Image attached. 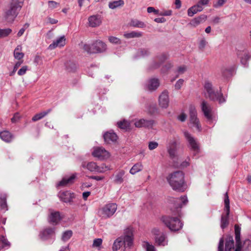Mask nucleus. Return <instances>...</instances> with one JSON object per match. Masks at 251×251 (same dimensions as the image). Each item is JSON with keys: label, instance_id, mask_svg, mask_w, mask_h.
I'll list each match as a JSON object with an SVG mask.
<instances>
[{"label": "nucleus", "instance_id": "e2e57ef3", "mask_svg": "<svg viewBox=\"0 0 251 251\" xmlns=\"http://www.w3.org/2000/svg\"><path fill=\"white\" fill-rule=\"evenodd\" d=\"M147 11L148 13H151L153 12L155 14H158V11L155 10L153 7H149L147 8Z\"/></svg>", "mask_w": 251, "mask_h": 251}, {"label": "nucleus", "instance_id": "f8f14e48", "mask_svg": "<svg viewBox=\"0 0 251 251\" xmlns=\"http://www.w3.org/2000/svg\"><path fill=\"white\" fill-rule=\"evenodd\" d=\"M201 105L205 117L209 122H212L213 119L212 107L209 103L205 100H202Z\"/></svg>", "mask_w": 251, "mask_h": 251}, {"label": "nucleus", "instance_id": "f704fd0d", "mask_svg": "<svg viewBox=\"0 0 251 251\" xmlns=\"http://www.w3.org/2000/svg\"><path fill=\"white\" fill-rule=\"evenodd\" d=\"M124 5V1L123 0H119L117 1H113L109 2L108 6L110 9H115L119 7H122Z\"/></svg>", "mask_w": 251, "mask_h": 251}, {"label": "nucleus", "instance_id": "aec40b11", "mask_svg": "<svg viewBox=\"0 0 251 251\" xmlns=\"http://www.w3.org/2000/svg\"><path fill=\"white\" fill-rule=\"evenodd\" d=\"M88 20L89 26L92 27L99 26L101 23V17L98 15L90 16Z\"/></svg>", "mask_w": 251, "mask_h": 251}, {"label": "nucleus", "instance_id": "774afa93", "mask_svg": "<svg viewBox=\"0 0 251 251\" xmlns=\"http://www.w3.org/2000/svg\"><path fill=\"white\" fill-rule=\"evenodd\" d=\"M25 27H22L21 29H20V30L18 32L17 36L19 37H21L22 35H23V34L25 32Z\"/></svg>", "mask_w": 251, "mask_h": 251}, {"label": "nucleus", "instance_id": "09e8293b", "mask_svg": "<svg viewBox=\"0 0 251 251\" xmlns=\"http://www.w3.org/2000/svg\"><path fill=\"white\" fill-rule=\"evenodd\" d=\"M227 0H218L216 2L213 4V6L215 8H218L222 6L226 2Z\"/></svg>", "mask_w": 251, "mask_h": 251}, {"label": "nucleus", "instance_id": "c85d7f7f", "mask_svg": "<svg viewBox=\"0 0 251 251\" xmlns=\"http://www.w3.org/2000/svg\"><path fill=\"white\" fill-rule=\"evenodd\" d=\"M75 176L73 175L68 178H63L58 184V186H66L69 184L73 183V180Z\"/></svg>", "mask_w": 251, "mask_h": 251}, {"label": "nucleus", "instance_id": "6ab92c4d", "mask_svg": "<svg viewBox=\"0 0 251 251\" xmlns=\"http://www.w3.org/2000/svg\"><path fill=\"white\" fill-rule=\"evenodd\" d=\"M55 234V228L48 227L44 229L40 234V238L43 240H47L51 238Z\"/></svg>", "mask_w": 251, "mask_h": 251}, {"label": "nucleus", "instance_id": "864d4df0", "mask_svg": "<svg viewBox=\"0 0 251 251\" xmlns=\"http://www.w3.org/2000/svg\"><path fill=\"white\" fill-rule=\"evenodd\" d=\"M27 66H23L18 72V75H25L27 70Z\"/></svg>", "mask_w": 251, "mask_h": 251}, {"label": "nucleus", "instance_id": "2f4dec72", "mask_svg": "<svg viewBox=\"0 0 251 251\" xmlns=\"http://www.w3.org/2000/svg\"><path fill=\"white\" fill-rule=\"evenodd\" d=\"M159 80L156 78L151 79L148 84L149 89L150 90H154L159 86Z\"/></svg>", "mask_w": 251, "mask_h": 251}, {"label": "nucleus", "instance_id": "4c0bfd02", "mask_svg": "<svg viewBox=\"0 0 251 251\" xmlns=\"http://www.w3.org/2000/svg\"><path fill=\"white\" fill-rule=\"evenodd\" d=\"M0 206L2 209L4 210H7L6 194H3L0 195Z\"/></svg>", "mask_w": 251, "mask_h": 251}, {"label": "nucleus", "instance_id": "0eeeda50", "mask_svg": "<svg viewBox=\"0 0 251 251\" xmlns=\"http://www.w3.org/2000/svg\"><path fill=\"white\" fill-rule=\"evenodd\" d=\"M204 88L206 91L205 97L212 101H218L220 104L225 102L226 100L223 97V94L218 90L215 91L212 83L208 81H205L204 85Z\"/></svg>", "mask_w": 251, "mask_h": 251}, {"label": "nucleus", "instance_id": "0e129e2a", "mask_svg": "<svg viewBox=\"0 0 251 251\" xmlns=\"http://www.w3.org/2000/svg\"><path fill=\"white\" fill-rule=\"evenodd\" d=\"M209 3L208 0H200L197 3L200 6H202V5H206L208 4Z\"/></svg>", "mask_w": 251, "mask_h": 251}, {"label": "nucleus", "instance_id": "e433bc0d", "mask_svg": "<svg viewBox=\"0 0 251 251\" xmlns=\"http://www.w3.org/2000/svg\"><path fill=\"white\" fill-rule=\"evenodd\" d=\"M65 66L66 70L70 72L75 71L77 68L76 64L71 61L67 62Z\"/></svg>", "mask_w": 251, "mask_h": 251}, {"label": "nucleus", "instance_id": "c9c22d12", "mask_svg": "<svg viewBox=\"0 0 251 251\" xmlns=\"http://www.w3.org/2000/svg\"><path fill=\"white\" fill-rule=\"evenodd\" d=\"M143 166L141 163L139 162L133 166L130 170V173L132 175H134L136 173L140 172L142 170Z\"/></svg>", "mask_w": 251, "mask_h": 251}, {"label": "nucleus", "instance_id": "f257e3e1", "mask_svg": "<svg viewBox=\"0 0 251 251\" xmlns=\"http://www.w3.org/2000/svg\"><path fill=\"white\" fill-rule=\"evenodd\" d=\"M170 201L173 204L171 208L173 215L176 216L172 217L170 216H163L161 218V221L172 231H178L182 228L183 224L178 217L181 216V208L184 205L188 202L187 197L181 196L178 198H172Z\"/></svg>", "mask_w": 251, "mask_h": 251}, {"label": "nucleus", "instance_id": "bb28decb", "mask_svg": "<svg viewBox=\"0 0 251 251\" xmlns=\"http://www.w3.org/2000/svg\"><path fill=\"white\" fill-rule=\"evenodd\" d=\"M203 10V7L200 6L198 3L188 9V15L190 17H192L194 14L198 12H201Z\"/></svg>", "mask_w": 251, "mask_h": 251}, {"label": "nucleus", "instance_id": "8fccbe9b", "mask_svg": "<svg viewBox=\"0 0 251 251\" xmlns=\"http://www.w3.org/2000/svg\"><path fill=\"white\" fill-rule=\"evenodd\" d=\"M158 146L157 142L155 141L150 142L149 143V149L150 150H153L156 149Z\"/></svg>", "mask_w": 251, "mask_h": 251}, {"label": "nucleus", "instance_id": "49530a36", "mask_svg": "<svg viewBox=\"0 0 251 251\" xmlns=\"http://www.w3.org/2000/svg\"><path fill=\"white\" fill-rule=\"evenodd\" d=\"M146 251H156V249L154 246L150 244L149 242H146L145 243Z\"/></svg>", "mask_w": 251, "mask_h": 251}, {"label": "nucleus", "instance_id": "c03bdc74", "mask_svg": "<svg viewBox=\"0 0 251 251\" xmlns=\"http://www.w3.org/2000/svg\"><path fill=\"white\" fill-rule=\"evenodd\" d=\"M83 48V50L85 51H87L88 53H94V52H93L94 50H93L92 45L91 46H90V45H88V44H84Z\"/></svg>", "mask_w": 251, "mask_h": 251}, {"label": "nucleus", "instance_id": "20e7f679", "mask_svg": "<svg viewBox=\"0 0 251 251\" xmlns=\"http://www.w3.org/2000/svg\"><path fill=\"white\" fill-rule=\"evenodd\" d=\"M133 239V229L127 227L125 230L124 235L118 238L114 242L112 249L116 251L123 245L130 247L132 245Z\"/></svg>", "mask_w": 251, "mask_h": 251}, {"label": "nucleus", "instance_id": "58836bf2", "mask_svg": "<svg viewBox=\"0 0 251 251\" xmlns=\"http://www.w3.org/2000/svg\"><path fill=\"white\" fill-rule=\"evenodd\" d=\"M118 127L121 129L127 130L129 128V124L126 120L121 121L117 123Z\"/></svg>", "mask_w": 251, "mask_h": 251}, {"label": "nucleus", "instance_id": "72a5a7b5", "mask_svg": "<svg viewBox=\"0 0 251 251\" xmlns=\"http://www.w3.org/2000/svg\"><path fill=\"white\" fill-rule=\"evenodd\" d=\"M51 109H49L47 110L46 111L42 112L39 113H37L36 115H35L32 118V120L33 122L37 121L43 118H44L45 116H46L47 114H48L50 111Z\"/></svg>", "mask_w": 251, "mask_h": 251}, {"label": "nucleus", "instance_id": "5701e85b", "mask_svg": "<svg viewBox=\"0 0 251 251\" xmlns=\"http://www.w3.org/2000/svg\"><path fill=\"white\" fill-rule=\"evenodd\" d=\"M104 141L107 144L116 142L118 136L116 133L112 132H107L103 135Z\"/></svg>", "mask_w": 251, "mask_h": 251}, {"label": "nucleus", "instance_id": "052dcab7", "mask_svg": "<svg viewBox=\"0 0 251 251\" xmlns=\"http://www.w3.org/2000/svg\"><path fill=\"white\" fill-rule=\"evenodd\" d=\"M173 67L172 64L171 63H168L166 64L164 66H163L162 69V71L163 72H167L170 69H171Z\"/></svg>", "mask_w": 251, "mask_h": 251}, {"label": "nucleus", "instance_id": "c756f323", "mask_svg": "<svg viewBox=\"0 0 251 251\" xmlns=\"http://www.w3.org/2000/svg\"><path fill=\"white\" fill-rule=\"evenodd\" d=\"M125 172L124 170H120L118 172H117L114 176V183L116 184H121L124 181L123 177L125 175Z\"/></svg>", "mask_w": 251, "mask_h": 251}, {"label": "nucleus", "instance_id": "f03ea898", "mask_svg": "<svg viewBox=\"0 0 251 251\" xmlns=\"http://www.w3.org/2000/svg\"><path fill=\"white\" fill-rule=\"evenodd\" d=\"M234 229L236 240L235 250H234V242L233 237L227 236L225 240V249H224L225 240L223 237L220 239L218 246V251H241L242 247L240 240L241 228L237 225H235Z\"/></svg>", "mask_w": 251, "mask_h": 251}, {"label": "nucleus", "instance_id": "1a4fd4ad", "mask_svg": "<svg viewBox=\"0 0 251 251\" xmlns=\"http://www.w3.org/2000/svg\"><path fill=\"white\" fill-rule=\"evenodd\" d=\"M154 235L155 243L158 246H165L168 245V241L166 233L160 232L158 228H154L151 230Z\"/></svg>", "mask_w": 251, "mask_h": 251}, {"label": "nucleus", "instance_id": "6e6d98bb", "mask_svg": "<svg viewBox=\"0 0 251 251\" xmlns=\"http://www.w3.org/2000/svg\"><path fill=\"white\" fill-rule=\"evenodd\" d=\"M20 118V116L18 113H16L14 114L13 117L11 118V121L13 123L17 122Z\"/></svg>", "mask_w": 251, "mask_h": 251}, {"label": "nucleus", "instance_id": "a211bd4d", "mask_svg": "<svg viewBox=\"0 0 251 251\" xmlns=\"http://www.w3.org/2000/svg\"><path fill=\"white\" fill-rule=\"evenodd\" d=\"M94 53H100L106 50V45L101 41H96L92 44Z\"/></svg>", "mask_w": 251, "mask_h": 251}, {"label": "nucleus", "instance_id": "338daca9", "mask_svg": "<svg viewBox=\"0 0 251 251\" xmlns=\"http://www.w3.org/2000/svg\"><path fill=\"white\" fill-rule=\"evenodd\" d=\"M89 178H91V179H93L96 180L97 181H100V180H102L104 178V177L103 176H89Z\"/></svg>", "mask_w": 251, "mask_h": 251}, {"label": "nucleus", "instance_id": "4468645a", "mask_svg": "<svg viewBox=\"0 0 251 251\" xmlns=\"http://www.w3.org/2000/svg\"><path fill=\"white\" fill-rule=\"evenodd\" d=\"M93 155L98 158L100 160H103L109 157V152L104 148L99 147L96 148L92 152Z\"/></svg>", "mask_w": 251, "mask_h": 251}, {"label": "nucleus", "instance_id": "37998d69", "mask_svg": "<svg viewBox=\"0 0 251 251\" xmlns=\"http://www.w3.org/2000/svg\"><path fill=\"white\" fill-rule=\"evenodd\" d=\"M108 39H109V42L112 44H121V40L117 37H114V36H110L109 37Z\"/></svg>", "mask_w": 251, "mask_h": 251}, {"label": "nucleus", "instance_id": "393cba45", "mask_svg": "<svg viewBox=\"0 0 251 251\" xmlns=\"http://www.w3.org/2000/svg\"><path fill=\"white\" fill-rule=\"evenodd\" d=\"M13 138V135L9 131L4 130L0 132V138L5 142H10Z\"/></svg>", "mask_w": 251, "mask_h": 251}, {"label": "nucleus", "instance_id": "79ce46f5", "mask_svg": "<svg viewBox=\"0 0 251 251\" xmlns=\"http://www.w3.org/2000/svg\"><path fill=\"white\" fill-rule=\"evenodd\" d=\"M73 232L71 230H68L64 232L62 236V239L64 241L68 240L72 236Z\"/></svg>", "mask_w": 251, "mask_h": 251}, {"label": "nucleus", "instance_id": "3c124183", "mask_svg": "<svg viewBox=\"0 0 251 251\" xmlns=\"http://www.w3.org/2000/svg\"><path fill=\"white\" fill-rule=\"evenodd\" d=\"M102 240L100 238H97L94 240L93 247H99L102 244Z\"/></svg>", "mask_w": 251, "mask_h": 251}, {"label": "nucleus", "instance_id": "13d9d810", "mask_svg": "<svg viewBox=\"0 0 251 251\" xmlns=\"http://www.w3.org/2000/svg\"><path fill=\"white\" fill-rule=\"evenodd\" d=\"M186 114L184 113H181L179 116H178L177 119L181 122H183L186 120Z\"/></svg>", "mask_w": 251, "mask_h": 251}, {"label": "nucleus", "instance_id": "423d86ee", "mask_svg": "<svg viewBox=\"0 0 251 251\" xmlns=\"http://www.w3.org/2000/svg\"><path fill=\"white\" fill-rule=\"evenodd\" d=\"M204 88L206 91L205 97L212 101H218L220 104L225 102L226 100L223 97V94L218 90L215 91L212 83L208 81H205L204 85Z\"/></svg>", "mask_w": 251, "mask_h": 251}, {"label": "nucleus", "instance_id": "39448f33", "mask_svg": "<svg viewBox=\"0 0 251 251\" xmlns=\"http://www.w3.org/2000/svg\"><path fill=\"white\" fill-rule=\"evenodd\" d=\"M24 0H12L5 12V17L9 22H13L19 14Z\"/></svg>", "mask_w": 251, "mask_h": 251}, {"label": "nucleus", "instance_id": "a18cd8bd", "mask_svg": "<svg viewBox=\"0 0 251 251\" xmlns=\"http://www.w3.org/2000/svg\"><path fill=\"white\" fill-rule=\"evenodd\" d=\"M186 67L184 65L178 67L177 70L178 74L176 75V77H178L179 75L184 74L186 71Z\"/></svg>", "mask_w": 251, "mask_h": 251}, {"label": "nucleus", "instance_id": "680f3d73", "mask_svg": "<svg viewBox=\"0 0 251 251\" xmlns=\"http://www.w3.org/2000/svg\"><path fill=\"white\" fill-rule=\"evenodd\" d=\"M158 57L159 60L162 63L168 58V55L166 53H163Z\"/></svg>", "mask_w": 251, "mask_h": 251}, {"label": "nucleus", "instance_id": "f3484780", "mask_svg": "<svg viewBox=\"0 0 251 251\" xmlns=\"http://www.w3.org/2000/svg\"><path fill=\"white\" fill-rule=\"evenodd\" d=\"M82 167L84 169H87L90 172H97L101 173L102 170L98 167V166L94 162H83L81 165Z\"/></svg>", "mask_w": 251, "mask_h": 251}, {"label": "nucleus", "instance_id": "4d7b16f0", "mask_svg": "<svg viewBox=\"0 0 251 251\" xmlns=\"http://www.w3.org/2000/svg\"><path fill=\"white\" fill-rule=\"evenodd\" d=\"M249 58V56L247 54H244V56L241 59V62L244 65H246L247 61Z\"/></svg>", "mask_w": 251, "mask_h": 251}, {"label": "nucleus", "instance_id": "2eb2a0df", "mask_svg": "<svg viewBox=\"0 0 251 251\" xmlns=\"http://www.w3.org/2000/svg\"><path fill=\"white\" fill-rule=\"evenodd\" d=\"M184 135L187 141L188 142L191 149L196 153H198L199 151V145L193 137L188 131L184 132Z\"/></svg>", "mask_w": 251, "mask_h": 251}, {"label": "nucleus", "instance_id": "412c9836", "mask_svg": "<svg viewBox=\"0 0 251 251\" xmlns=\"http://www.w3.org/2000/svg\"><path fill=\"white\" fill-rule=\"evenodd\" d=\"M207 16L206 15H201L200 16L191 20L188 24V25L192 27H196L200 24L205 22Z\"/></svg>", "mask_w": 251, "mask_h": 251}, {"label": "nucleus", "instance_id": "9d476101", "mask_svg": "<svg viewBox=\"0 0 251 251\" xmlns=\"http://www.w3.org/2000/svg\"><path fill=\"white\" fill-rule=\"evenodd\" d=\"M117 205L115 203H110L104 205L100 211V216L105 219L112 216L116 212Z\"/></svg>", "mask_w": 251, "mask_h": 251}, {"label": "nucleus", "instance_id": "603ef678", "mask_svg": "<svg viewBox=\"0 0 251 251\" xmlns=\"http://www.w3.org/2000/svg\"><path fill=\"white\" fill-rule=\"evenodd\" d=\"M184 82V80L182 79H179L175 84V87L176 90L180 89Z\"/></svg>", "mask_w": 251, "mask_h": 251}, {"label": "nucleus", "instance_id": "7c9ffc66", "mask_svg": "<svg viewBox=\"0 0 251 251\" xmlns=\"http://www.w3.org/2000/svg\"><path fill=\"white\" fill-rule=\"evenodd\" d=\"M123 35L125 38L126 39H130L140 37L142 36V34L140 32L133 31L129 33L125 32Z\"/></svg>", "mask_w": 251, "mask_h": 251}, {"label": "nucleus", "instance_id": "473e14b6", "mask_svg": "<svg viewBox=\"0 0 251 251\" xmlns=\"http://www.w3.org/2000/svg\"><path fill=\"white\" fill-rule=\"evenodd\" d=\"M21 51L22 46L18 45L14 51V56L15 58L21 60L24 57V54Z\"/></svg>", "mask_w": 251, "mask_h": 251}, {"label": "nucleus", "instance_id": "dca6fc26", "mask_svg": "<svg viewBox=\"0 0 251 251\" xmlns=\"http://www.w3.org/2000/svg\"><path fill=\"white\" fill-rule=\"evenodd\" d=\"M169 99L168 92L164 91L159 97V104L163 108H167L169 106Z\"/></svg>", "mask_w": 251, "mask_h": 251}, {"label": "nucleus", "instance_id": "a878e982", "mask_svg": "<svg viewBox=\"0 0 251 251\" xmlns=\"http://www.w3.org/2000/svg\"><path fill=\"white\" fill-rule=\"evenodd\" d=\"M73 194H71L68 191H65L60 194V199L64 202H70L72 201L73 198Z\"/></svg>", "mask_w": 251, "mask_h": 251}, {"label": "nucleus", "instance_id": "ea45409f", "mask_svg": "<svg viewBox=\"0 0 251 251\" xmlns=\"http://www.w3.org/2000/svg\"><path fill=\"white\" fill-rule=\"evenodd\" d=\"M131 25L134 27L143 28L145 27V24L141 21L137 20H133L131 21Z\"/></svg>", "mask_w": 251, "mask_h": 251}, {"label": "nucleus", "instance_id": "bf43d9fd", "mask_svg": "<svg viewBox=\"0 0 251 251\" xmlns=\"http://www.w3.org/2000/svg\"><path fill=\"white\" fill-rule=\"evenodd\" d=\"M9 243L6 239L0 240V249L2 248L5 246H9Z\"/></svg>", "mask_w": 251, "mask_h": 251}, {"label": "nucleus", "instance_id": "9b49d317", "mask_svg": "<svg viewBox=\"0 0 251 251\" xmlns=\"http://www.w3.org/2000/svg\"><path fill=\"white\" fill-rule=\"evenodd\" d=\"M190 121L197 129L200 131L201 126L197 118V112L194 106L190 105L189 108Z\"/></svg>", "mask_w": 251, "mask_h": 251}, {"label": "nucleus", "instance_id": "b1692460", "mask_svg": "<svg viewBox=\"0 0 251 251\" xmlns=\"http://www.w3.org/2000/svg\"><path fill=\"white\" fill-rule=\"evenodd\" d=\"M61 220L59 212H52L49 216V222L53 225H56Z\"/></svg>", "mask_w": 251, "mask_h": 251}, {"label": "nucleus", "instance_id": "a19ab883", "mask_svg": "<svg viewBox=\"0 0 251 251\" xmlns=\"http://www.w3.org/2000/svg\"><path fill=\"white\" fill-rule=\"evenodd\" d=\"M11 32L12 30L10 28L0 29V38L7 36Z\"/></svg>", "mask_w": 251, "mask_h": 251}, {"label": "nucleus", "instance_id": "6e6552de", "mask_svg": "<svg viewBox=\"0 0 251 251\" xmlns=\"http://www.w3.org/2000/svg\"><path fill=\"white\" fill-rule=\"evenodd\" d=\"M225 214H223L221 217V227L222 229L226 227L229 225V215L230 212L229 199L227 192L225 194Z\"/></svg>", "mask_w": 251, "mask_h": 251}, {"label": "nucleus", "instance_id": "4be33fe9", "mask_svg": "<svg viewBox=\"0 0 251 251\" xmlns=\"http://www.w3.org/2000/svg\"><path fill=\"white\" fill-rule=\"evenodd\" d=\"M177 145V142L175 140L172 141L169 143V146L168 147V151L170 157L172 158L176 156Z\"/></svg>", "mask_w": 251, "mask_h": 251}, {"label": "nucleus", "instance_id": "7ed1b4c3", "mask_svg": "<svg viewBox=\"0 0 251 251\" xmlns=\"http://www.w3.org/2000/svg\"><path fill=\"white\" fill-rule=\"evenodd\" d=\"M167 180L172 189L178 192H184L187 188L184 180V174L180 171L170 174Z\"/></svg>", "mask_w": 251, "mask_h": 251}, {"label": "nucleus", "instance_id": "cd10ccee", "mask_svg": "<svg viewBox=\"0 0 251 251\" xmlns=\"http://www.w3.org/2000/svg\"><path fill=\"white\" fill-rule=\"evenodd\" d=\"M65 38L64 36H62L58 39L56 41L53 42L50 45L49 48L50 50L54 49L57 46L63 47L65 45Z\"/></svg>", "mask_w": 251, "mask_h": 251}, {"label": "nucleus", "instance_id": "5fc2aeb1", "mask_svg": "<svg viewBox=\"0 0 251 251\" xmlns=\"http://www.w3.org/2000/svg\"><path fill=\"white\" fill-rule=\"evenodd\" d=\"M49 6L51 9H54L57 7V6L59 5V3L53 0H50L48 2Z\"/></svg>", "mask_w": 251, "mask_h": 251}, {"label": "nucleus", "instance_id": "69168bd1", "mask_svg": "<svg viewBox=\"0 0 251 251\" xmlns=\"http://www.w3.org/2000/svg\"><path fill=\"white\" fill-rule=\"evenodd\" d=\"M206 42L204 39H202L200 41L199 45V48L201 50H202L204 48L206 45Z\"/></svg>", "mask_w": 251, "mask_h": 251}, {"label": "nucleus", "instance_id": "de8ad7c7", "mask_svg": "<svg viewBox=\"0 0 251 251\" xmlns=\"http://www.w3.org/2000/svg\"><path fill=\"white\" fill-rule=\"evenodd\" d=\"M23 60H19L15 64L13 71L10 74V75L11 76L16 72L18 68L23 63Z\"/></svg>", "mask_w": 251, "mask_h": 251}, {"label": "nucleus", "instance_id": "ddd939ff", "mask_svg": "<svg viewBox=\"0 0 251 251\" xmlns=\"http://www.w3.org/2000/svg\"><path fill=\"white\" fill-rule=\"evenodd\" d=\"M155 124V122L153 120H147L141 119L134 123V125L136 127H146L151 128Z\"/></svg>", "mask_w": 251, "mask_h": 251}]
</instances>
